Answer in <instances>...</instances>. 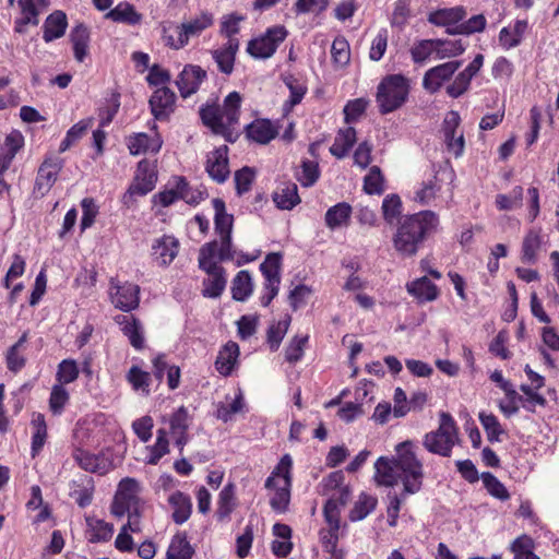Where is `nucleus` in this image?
I'll list each match as a JSON object with an SVG mask.
<instances>
[{
  "instance_id": "obj_1",
  "label": "nucleus",
  "mask_w": 559,
  "mask_h": 559,
  "mask_svg": "<svg viewBox=\"0 0 559 559\" xmlns=\"http://www.w3.org/2000/svg\"><path fill=\"white\" fill-rule=\"evenodd\" d=\"M412 442L405 441L396 445V456H380L374 463V479L378 485L392 487L399 481L403 484V496L414 495L421 489L424 479L423 463L412 450Z\"/></svg>"
},
{
  "instance_id": "obj_2",
  "label": "nucleus",
  "mask_w": 559,
  "mask_h": 559,
  "mask_svg": "<svg viewBox=\"0 0 559 559\" xmlns=\"http://www.w3.org/2000/svg\"><path fill=\"white\" fill-rule=\"evenodd\" d=\"M438 226L439 216L433 211H420L405 216L393 236L394 249L404 258L414 257L427 237L437 231Z\"/></svg>"
},
{
  "instance_id": "obj_3",
  "label": "nucleus",
  "mask_w": 559,
  "mask_h": 559,
  "mask_svg": "<svg viewBox=\"0 0 559 559\" xmlns=\"http://www.w3.org/2000/svg\"><path fill=\"white\" fill-rule=\"evenodd\" d=\"M411 81L403 74L385 75L379 83L376 103L381 115H389L402 108L408 100Z\"/></svg>"
},
{
  "instance_id": "obj_4",
  "label": "nucleus",
  "mask_w": 559,
  "mask_h": 559,
  "mask_svg": "<svg viewBox=\"0 0 559 559\" xmlns=\"http://www.w3.org/2000/svg\"><path fill=\"white\" fill-rule=\"evenodd\" d=\"M292 465L293 460L290 455L285 454L265 480V488L274 490L270 506L277 513H285L288 510L292 488Z\"/></svg>"
},
{
  "instance_id": "obj_5",
  "label": "nucleus",
  "mask_w": 559,
  "mask_h": 559,
  "mask_svg": "<svg viewBox=\"0 0 559 559\" xmlns=\"http://www.w3.org/2000/svg\"><path fill=\"white\" fill-rule=\"evenodd\" d=\"M459 440V430L453 417L445 412L440 413L438 429L427 432L423 444L430 453L448 457Z\"/></svg>"
},
{
  "instance_id": "obj_6",
  "label": "nucleus",
  "mask_w": 559,
  "mask_h": 559,
  "mask_svg": "<svg viewBox=\"0 0 559 559\" xmlns=\"http://www.w3.org/2000/svg\"><path fill=\"white\" fill-rule=\"evenodd\" d=\"M140 490V483L135 478H122L110 506L111 514L121 519L130 509L141 508Z\"/></svg>"
},
{
  "instance_id": "obj_7",
  "label": "nucleus",
  "mask_w": 559,
  "mask_h": 559,
  "mask_svg": "<svg viewBox=\"0 0 559 559\" xmlns=\"http://www.w3.org/2000/svg\"><path fill=\"white\" fill-rule=\"evenodd\" d=\"M288 35L283 25L269 27L261 36L249 40L247 52L255 59L271 58Z\"/></svg>"
},
{
  "instance_id": "obj_8",
  "label": "nucleus",
  "mask_w": 559,
  "mask_h": 559,
  "mask_svg": "<svg viewBox=\"0 0 559 559\" xmlns=\"http://www.w3.org/2000/svg\"><path fill=\"white\" fill-rule=\"evenodd\" d=\"M282 254L278 252L269 253L260 264V271L264 277V289H270V295H262L260 302L267 307L277 296L281 284Z\"/></svg>"
},
{
  "instance_id": "obj_9",
  "label": "nucleus",
  "mask_w": 559,
  "mask_h": 559,
  "mask_svg": "<svg viewBox=\"0 0 559 559\" xmlns=\"http://www.w3.org/2000/svg\"><path fill=\"white\" fill-rule=\"evenodd\" d=\"M72 457L82 469L97 475H105L114 469L115 466L112 455L108 449L95 454L81 448H75L72 452Z\"/></svg>"
},
{
  "instance_id": "obj_10",
  "label": "nucleus",
  "mask_w": 559,
  "mask_h": 559,
  "mask_svg": "<svg viewBox=\"0 0 559 559\" xmlns=\"http://www.w3.org/2000/svg\"><path fill=\"white\" fill-rule=\"evenodd\" d=\"M63 167V159L57 155H48L40 164L35 179L33 194L35 197H45L58 179L59 173Z\"/></svg>"
},
{
  "instance_id": "obj_11",
  "label": "nucleus",
  "mask_w": 559,
  "mask_h": 559,
  "mask_svg": "<svg viewBox=\"0 0 559 559\" xmlns=\"http://www.w3.org/2000/svg\"><path fill=\"white\" fill-rule=\"evenodd\" d=\"M109 297L112 305L121 311L129 312L139 307L140 287L132 283L110 281Z\"/></svg>"
},
{
  "instance_id": "obj_12",
  "label": "nucleus",
  "mask_w": 559,
  "mask_h": 559,
  "mask_svg": "<svg viewBox=\"0 0 559 559\" xmlns=\"http://www.w3.org/2000/svg\"><path fill=\"white\" fill-rule=\"evenodd\" d=\"M462 61L452 60L426 71L423 78V87L430 94H436L441 90L443 84L453 76V74L461 68Z\"/></svg>"
},
{
  "instance_id": "obj_13",
  "label": "nucleus",
  "mask_w": 559,
  "mask_h": 559,
  "mask_svg": "<svg viewBox=\"0 0 559 559\" xmlns=\"http://www.w3.org/2000/svg\"><path fill=\"white\" fill-rule=\"evenodd\" d=\"M157 182V170L155 164L147 159H142L138 164L133 182L128 188L130 195H146L151 192Z\"/></svg>"
},
{
  "instance_id": "obj_14",
  "label": "nucleus",
  "mask_w": 559,
  "mask_h": 559,
  "mask_svg": "<svg viewBox=\"0 0 559 559\" xmlns=\"http://www.w3.org/2000/svg\"><path fill=\"white\" fill-rule=\"evenodd\" d=\"M205 170L217 183H224L228 179L230 170L228 166V147L226 145H222L207 154Z\"/></svg>"
},
{
  "instance_id": "obj_15",
  "label": "nucleus",
  "mask_w": 559,
  "mask_h": 559,
  "mask_svg": "<svg viewBox=\"0 0 559 559\" xmlns=\"http://www.w3.org/2000/svg\"><path fill=\"white\" fill-rule=\"evenodd\" d=\"M207 74L204 69L195 64H187L178 75L176 85L181 97L187 98L197 93Z\"/></svg>"
},
{
  "instance_id": "obj_16",
  "label": "nucleus",
  "mask_w": 559,
  "mask_h": 559,
  "mask_svg": "<svg viewBox=\"0 0 559 559\" xmlns=\"http://www.w3.org/2000/svg\"><path fill=\"white\" fill-rule=\"evenodd\" d=\"M176 94L168 87L157 88L150 98V107L157 120H165L175 109Z\"/></svg>"
},
{
  "instance_id": "obj_17",
  "label": "nucleus",
  "mask_w": 559,
  "mask_h": 559,
  "mask_svg": "<svg viewBox=\"0 0 559 559\" xmlns=\"http://www.w3.org/2000/svg\"><path fill=\"white\" fill-rule=\"evenodd\" d=\"M153 255L162 266L169 265L179 252V241L176 237L164 235L157 238L153 246Z\"/></svg>"
},
{
  "instance_id": "obj_18",
  "label": "nucleus",
  "mask_w": 559,
  "mask_h": 559,
  "mask_svg": "<svg viewBox=\"0 0 559 559\" xmlns=\"http://www.w3.org/2000/svg\"><path fill=\"white\" fill-rule=\"evenodd\" d=\"M69 495L75 500L80 508H86L92 503L94 492V480L86 475H80L69 484Z\"/></svg>"
},
{
  "instance_id": "obj_19",
  "label": "nucleus",
  "mask_w": 559,
  "mask_h": 559,
  "mask_svg": "<svg viewBox=\"0 0 559 559\" xmlns=\"http://www.w3.org/2000/svg\"><path fill=\"white\" fill-rule=\"evenodd\" d=\"M239 41L225 43L222 47L211 51L212 58L217 64L219 72L230 75L234 71L237 51L239 50Z\"/></svg>"
},
{
  "instance_id": "obj_20",
  "label": "nucleus",
  "mask_w": 559,
  "mask_h": 559,
  "mask_svg": "<svg viewBox=\"0 0 559 559\" xmlns=\"http://www.w3.org/2000/svg\"><path fill=\"white\" fill-rule=\"evenodd\" d=\"M24 138L20 131L13 130L0 147V173H4L11 165L16 153L23 147Z\"/></svg>"
},
{
  "instance_id": "obj_21",
  "label": "nucleus",
  "mask_w": 559,
  "mask_h": 559,
  "mask_svg": "<svg viewBox=\"0 0 559 559\" xmlns=\"http://www.w3.org/2000/svg\"><path fill=\"white\" fill-rule=\"evenodd\" d=\"M68 19L63 11L56 10L47 16L43 25V39L50 43L61 38L67 31Z\"/></svg>"
},
{
  "instance_id": "obj_22",
  "label": "nucleus",
  "mask_w": 559,
  "mask_h": 559,
  "mask_svg": "<svg viewBox=\"0 0 559 559\" xmlns=\"http://www.w3.org/2000/svg\"><path fill=\"white\" fill-rule=\"evenodd\" d=\"M116 322L121 325V331L128 337L130 344L140 350L144 347V335L141 322L133 316H117Z\"/></svg>"
},
{
  "instance_id": "obj_23",
  "label": "nucleus",
  "mask_w": 559,
  "mask_h": 559,
  "mask_svg": "<svg viewBox=\"0 0 559 559\" xmlns=\"http://www.w3.org/2000/svg\"><path fill=\"white\" fill-rule=\"evenodd\" d=\"M163 141L159 135L151 138L146 133H136L128 139L127 145L131 155H140L147 152L157 153L162 148Z\"/></svg>"
},
{
  "instance_id": "obj_24",
  "label": "nucleus",
  "mask_w": 559,
  "mask_h": 559,
  "mask_svg": "<svg viewBox=\"0 0 559 559\" xmlns=\"http://www.w3.org/2000/svg\"><path fill=\"white\" fill-rule=\"evenodd\" d=\"M239 353V346L237 343L231 341L227 342L218 352L216 357V370L224 377L229 376L237 364Z\"/></svg>"
},
{
  "instance_id": "obj_25",
  "label": "nucleus",
  "mask_w": 559,
  "mask_h": 559,
  "mask_svg": "<svg viewBox=\"0 0 559 559\" xmlns=\"http://www.w3.org/2000/svg\"><path fill=\"white\" fill-rule=\"evenodd\" d=\"M86 537L90 543H105L111 539L114 535V525L104 520L87 516L86 519Z\"/></svg>"
},
{
  "instance_id": "obj_26",
  "label": "nucleus",
  "mask_w": 559,
  "mask_h": 559,
  "mask_svg": "<svg viewBox=\"0 0 559 559\" xmlns=\"http://www.w3.org/2000/svg\"><path fill=\"white\" fill-rule=\"evenodd\" d=\"M236 507V486L233 483H228L218 495L217 509L215 512L217 520L219 522L229 520Z\"/></svg>"
},
{
  "instance_id": "obj_27",
  "label": "nucleus",
  "mask_w": 559,
  "mask_h": 559,
  "mask_svg": "<svg viewBox=\"0 0 559 559\" xmlns=\"http://www.w3.org/2000/svg\"><path fill=\"white\" fill-rule=\"evenodd\" d=\"M214 23V15L209 11H202L199 15L179 25L187 44L191 37L200 36L201 33Z\"/></svg>"
},
{
  "instance_id": "obj_28",
  "label": "nucleus",
  "mask_w": 559,
  "mask_h": 559,
  "mask_svg": "<svg viewBox=\"0 0 559 559\" xmlns=\"http://www.w3.org/2000/svg\"><path fill=\"white\" fill-rule=\"evenodd\" d=\"M247 135L260 144H266L277 135V129L267 119H257L247 126Z\"/></svg>"
},
{
  "instance_id": "obj_29",
  "label": "nucleus",
  "mask_w": 559,
  "mask_h": 559,
  "mask_svg": "<svg viewBox=\"0 0 559 559\" xmlns=\"http://www.w3.org/2000/svg\"><path fill=\"white\" fill-rule=\"evenodd\" d=\"M353 209L347 202H340L331 206L324 215L325 225L334 230L349 224Z\"/></svg>"
},
{
  "instance_id": "obj_30",
  "label": "nucleus",
  "mask_w": 559,
  "mask_h": 559,
  "mask_svg": "<svg viewBox=\"0 0 559 559\" xmlns=\"http://www.w3.org/2000/svg\"><path fill=\"white\" fill-rule=\"evenodd\" d=\"M19 8L21 10V17L15 19L14 21V32L19 34H24L26 32V26L32 24L34 26L38 25L39 20V11L34 3V0H17Z\"/></svg>"
},
{
  "instance_id": "obj_31",
  "label": "nucleus",
  "mask_w": 559,
  "mask_h": 559,
  "mask_svg": "<svg viewBox=\"0 0 559 559\" xmlns=\"http://www.w3.org/2000/svg\"><path fill=\"white\" fill-rule=\"evenodd\" d=\"M169 504L173 507V520L176 524H183L188 521L192 512V502L188 495L176 491L170 495L168 499Z\"/></svg>"
},
{
  "instance_id": "obj_32",
  "label": "nucleus",
  "mask_w": 559,
  "mask_h": 559,
  "mask_svg": "<svg viewBox=\"0 0 559 559\" xmlns=\"http://www.w3.org/2000/svg\"><path fill=\"white\" fill-rule=\"evenodd\" d=\"M241 96L238 92L229 93L221 108V115L227 132L238 123L240 115Z\"/></svg>"
},
{
  "instance_id": "obj_33",
  "label": "nucleus",
  "mask_w": 559,
  "mask_h": 559,
  "mask_svg": "<svg viewBox=\"0 0 559 559\" xmlns=\"http://www.w3.org/2000/svg\"><path fill=\"white\" fill-rule=\"evenodd\" d=\"M221 245L218 248V259L221 261L235 260L237 265H242L249 262L254 261L259 257V252L255 254H249L243 252H238L233 248L231 243V235L219 236Z\"/></svg>"
},
{
  "instance_id": "obj_34",
  "label": "nucleus",
  "mask_w": 559,
  "mask_h": 559,
  "mask_svg": "<svg viewBox=\"0 0 559 559\" xmlns=\"http://www.w3.org/2000/svg\"><path fill=\"white\" fill-rule=\"evenodd\" d=\"M70 40L73 46L74 58L83 62L88 53L90 31L86 25L78 24L70 33Z\"/></svg>"
},
{
  "instance_id": "obj_35",
  "label": "nucleus",
  "mask_w": 559,
  "mask_h": 559,
  "mask_svg": "<svg viewBox=\"0 0 559 559\" xmlns=\"http://www.w3.org/2000/svg\"><path fill=\"white\" fill-rule=\"evenodd\" d=\"M543 237L540 228H531L522 242V261L525 263H535L537 253L542 248Z\"/></svg>"
},
{
  "instance_id": "obj_36",
  "label": "nucleus",
  "mask_w": 559,
  "mask_h": 559,
  "mask_svg": "<svg viewBox=\"0 0 559 559\" xmlns=\"http://www.w3.org/2000/svg\"><path fill=\"white\" fill-rule=\"evenodd\" d=\"M406 287L407 292L420 302L432 301L438 297L437 286L427 276L408 283Z\"/></svg>"
},
{
  "instance_id": "obj_37",
  "label": "nucleus",
  "mask_w": 559,
  "mask_h": 559,
  "mask_svg": "<svg viewBox=\"0 0 559 559\" xmlns=\"http://www.w3.org/2000/svg\"><path fill=\"white\" fill-rule=\"evenodd\" d=\"M106 17L128 25H138L142 21V14L136 12L135 8L128 2L118 3L106 14Z\"/></svg>"
},
{
  "instance_id": "obj_38",
  "label": "nucleus",
  "mask_w": 559,
  "mask_h": 559,
  "mask_svg": "<svg viewBox=\"0 0 559 559\" xmlns=\"http://www.w3.org/2000/svg\"><path fill=\"white\" fill-rule=\"evenodd\" d=\"M218 248L217 241H210L204 243L199 251V267L207 275L225 271L215 261L216 251Z\"/></svg>"
},
{
  "instance_id": "obj_39",
  "label": "nucleus",
  "mask_w": 559,
  "mask_h": 559,
  "mask_svg": "<svg viewBox=\"0 0 559 559\" xmlns=\"http://www.w3.org/2000/svg\"><path fill=\"white\" fill-rule=\"evenodd\" d=\"M356 142V130L353 127L341 129L330 147V153L336 158H344Z\"/></svg>"
},
{
  "instance_id": "obj_40",
  "label": "nucleus",
  "mask_w": 559,
  "mask_h": 559,
  "mask_svg": "<svg viewBox=\"0 0 559 559\" xmlns=\"http://www.w3.org/2000/svg\"><path fill=\"white\" fill-rule=\"evenodd\" d=\"M273 200L277 207L282 210H292L300 203L297 185L293 182L283 183L274 192Z\"/></svg>"
},
{
  "instance_id": "obj_41",
  "label": "nucleus",
  "mask_w": 559,
  "mask_h": 559,
  "mask_svg": "<svg viewBox=\"0 0 559 559\" xmlns=\"http://www.w3.org/2000/svg\"><path fill=\"white\" fill-rule=\"evenodd\" d=\"M202 122L214 133L225 135L227 133L225 123L221 115V107L216 105H204L200 108Z\"/></svg>"
},
{
  "instance_id": "obj_42",
  "label": "nucleus",
  "mask_w": 559,
  "mask_h": 559,
  "mask_svg": "<svg viewBox=\"0 0 559 559\" xmlns=\"http://www.w3.org/2000/svg\"><path fill=\"white\" fill-rule=\"evenodd\" d=\"M253 292L251 274L247 270L239 271L231 282V295L237 301H246Z\"/></svg>"
},
{
  "instance_id": "obj_43",
  "label": "nucleus",
  "mask_w": 559,
  "mask_h": 559,
  "mask_svg": "<svg viewBox=\"0 0 559 559\" xmlns=\"http://www.w3.org/2000/svg\"><path fill=\"white\" fill-rule=\"evenodd\" d=\"M213 207L215 211L214 224L215 231L219 236L231 235L234 217L226 213L225 202L222 199H213Z\"/></svg>"
},
{
  "instance_id": "obj_44",
  "label": "nucleus",
  "mask_w": 559,
  "mask_h": 559,
  "mask_svg": "<svg viewBox=\"0 0 559 559\" xmlns=\"http://www.w3.org/2000/svg\"><path fill=\"white\" fill-rule=\"evenodd\" d=\"M341 497L338 501L334 498H330L323 509L325 521L329 523L332 531H338L340 528V512L338 502L345 504L349 497V490L347 487H343L340 491Z\"/></svg>"
},
{
  "instance_id": "obj_45",
  "label": "nucleus",
  "mask_w": 559,
  "mask_h": 559,
  "mask_svg": "<svg viewBox=\"0 0 559 559\" xmlns=\"http://www.w3.org/2000/svg\"><path fill=\"white\" fill-rule=\"evenodd\" d=\"M465 15V10L461 7L440 9L428 15V22L437 26H444L461 22Z\"/></svg>"
},
{
  "instance_id": "obj_46",
  "label": "nucleus",
  "mask_w": 559,
  "mask_h": 559,
  "mask_svg": "<svg viewBox=\"0 0 559 559\" xmlns=\"http://www.w3.org/2000/svg\"><path fill=\"white\" fill-rule=\"evenodd\" d=\"M226 283L225 271L207 275L202 282V296L212 299L221 297L225 290Z\"/></svg>"
},
{
  "instance_id": "obj_47",
  "label": "nucleus",
  "mask_w": 559,
  "mask_h": 559,
  "mask_svg": "<svg viewBox=\"0 0 559 559\" xmlns=\"http://www.w3.org/2000/svg\"><path fill=\"white\" fill-rule=\"evenodd\" d=\"M377 503L376 497L361 492L349 512V520L352 522L364 520L374 511Z\"/></svg>"
},
{
  "instance_id": "obj_48",
  "label": "nucleus",
  "mask_w": 559,
  "mask_h": 559,
  "mask_svg": "<svg viewBox=\"0 0 559 559\" xmlns=\"http://www.w3.org/2000/svg\"><path fill=\"white\" fill-rule=\"evenodd\" d=\"M126 379L134 391L141 392L144 395L150 394V385L152 382L150 372L142 370L138 366H132L127 372Z\"/></svg>"
},
{
  "instance_id": "obj_49",
  "label": "nucleus",
  "mask_w": 559,
  "mask_h": 559,
  "mask_svg": "<svg viewBox=\"0 0 559 559\" xmlns=\"http://www.w3.org/2000/svg\"><path fill=\"white\" fill-rule=\"evenodd\" d=\"M246 20V16L239 13L226 14L222 17L219 33L227 38L226 43L239 41L236 35L240 31V23Z\"/></svg>"
},
{
  "instance_id": "obj_50",
  "label": "nucleus",
  "mask_w": 559,
  "mask_h": 559,
  "mask_svg": "<svg viewBox=\"0 0 559 559\" xmlns=\"http://www.w3.org/2000/svg\"><path fill=\"white\" fill-rule=\"evenodd\" d=\"M479 421L484 427L487 439L489 442H500L501 436L506 433L498 418L491 414L486 412H480L478 415Z\"/></svg>"
},
{
  "instance_id": "obj_51",
  "label": "nucleus",
  "mask_w": 559,
  "mask_h": 559,
  "mask_svg": "<svg viewBox=\"0 0 559 559\" xmlns=\"http://www.w3.org/2000/svg\"><path fill=\"white\" fill-rule=\"evenodd\" d=\"M193 548L185 536L176 535L167 549V559H191Z\"/></svg>"
},
{
  "instance_id": "obj_52",
  "label": "nucleus",
  "mask_w": 559,
  "mask_h": 559,
  "mask_svg": "<svg viewBox=\"0 0 559 559\" xmlns=\"http://www.w3.org/2000/svg\"><path fill=\"white\" fill-rule=\"evenodd\" d=\"M245 399L242 392L239 390L230 404L219 403L216 409V417L224 423L231 420L233 416L243 412Z\"/></svg>"
},
{
  "instance_id": "obj_53",
  "label": "nucleus",
  "mask_w": 559,
  "mask_h": 559,
  "mask_svg": "<svg viewBox=\"0 0 559 559\" xmlns=\"http://www.w3.org/2000/svg\"><path fill=\"white\" fill-rule=\"evenodd\" d=\"M319 177L320 169L316 160L304 159L300 165V171L296 173V178L302 187H312Z\"/></svg>"
},
{
  "instance_id": "obj_54",
  "label": "nucleus",
  "mask_w": 559,
  "mask_h": 559,
  "mask_svg": "<svg viewBox=\"0 0 559 559\" xmlns=\"http://www.w3.org/2000/svg\"><path fill=\"white\" fill-rule=\"evenodd\" d=\"M510 550L514 554V559H539L534 554V540L527 535L515 538L510 546Z\"/></svg>"
},
{
  "instance_id": "obj_55",
  "label": "nucleus",
  "mask_w": 559,
  "mask_h": 559,
  "mask_svg": "<svg viewBox=\"0 0 559 559\" xmlns=\"http://www.w3.org/2000/svg\"><path fill=\"white\" fill-rule=\"evenodd\" d=\"M438 43L436 45V59H447L453 58L462 55L465 51V46L463 45L461 39L456 40H447V39H436Z\"/></svg>"
},
{
  "instance_id": "obj_56",
  "label": "nucleus",
  "mask_w": 559,
  "mask_h": 559,
  "mask_svg": "<svg viewBox=\"0 0 559 559\" xmlns=\"http://www.w3.org/2000/svg\"><path fill=\"white\" fill-rule=\"evenodd\" d=\"M481 480L486 490L495 498L506 501L510 498V493L506 486L491 473L481 474Z\"/></svg>"
},
{
  "instance_id": "obj_57",
  "label": "nucleus",
  "mask_w": 559,
  "mask_h": 559,
  "mask_svg": "<svg viewBox=\"0 0 559 559\" xmlns=\"http://www.w3.org/2000/svg\"><path fill=\"white\" fill-rule=\"evenodd\" d=\"M290 324V317L272 324L267 330V343L272 350H277Z\"/></svg>"
},
{
  "instance_id": "obj_58",
  "label": "nucleus",
  "mask_w": 559,
  "mask_h": 559,
  "mask_svg": "<svg viewBox=\"0 0 559 559\" xmlns=\"http://www.w3.org/2000/svg\"><path fill=\"white\" fill-rule=\"evenodd\" d=\"M284 82L290 93L289 98L284 104V110L289 111L294 106H296L297 104H299L302 100V98L307 92V87L305 85H302L301 83H299L298 80H296L292 75L288 78H285Z\"/></svg>"
},
{
  "instance_id": "obj_59",
  "label": "nucleus",
  "mask_w": 559,
  "mask_h": 559,
  "mask_svg": "<svg viewBox=\"0 0 559 559\" xmlns=\"http://www.w3.org/2000/svg\"><path fill=\"white\" fill-rule=\"evenodd\" d=\"M436 39H423L411 49V56L415 63H423L429 59L433 53L436 55Z\"/></svg>"
},
{
  "instance_id": "obj_60",
  "label": "nucleus",
  "mask_w": 559,
  "mask_h": 559,
  "mask_svg": "<svg viewBox=\"0 0 559 559\" xmlns=\"http://www.w3.org/2000/svg\"><path fill=\"white\" fill-rule=\"evenodd\" d=\"M523 188L514 187L509 194H498L496 197V205L501 211H510L522 205Z\"/></svg>"
},
{
  "instance_id": "obj_61",
  "label": "nucleus",
  "mask_w": 559,
  "mask_h": 559,
  "mask_svg": "<svg viewBox=\"0 0 559 559\" xmlns=\"http://www.w3.org/2000/svg\"><path fill=\"white\" fill-rule=\"evenodd\" d=\"M331 55L335 64L346 66L350 60L348 41L344 37H336L332 43Z\"/></svg>"
},
{
  "instance_id": "obj_62",
  "label": "nucleus",
  "mask_w": 559,
  "mask_h": 559,
  "mask_svg": "<svg viewBox=\"0 0 559 559\" xmlns=\"http://www.w3.org/2000/svg\"><path fill=\"white\" fill-rule=\"evenodd\" d=\"M384 178L378 166H372L364 178V190L368 194H381L383 192Z\"/></svg>"
},
{
  "instance_id": "obj_63",
  "label": "nucleus",
  "mask_w": 559,
  "mask_h": 559,
  "mask_svg": "<svg viewBox=\"0 0 559 559\" xmlns=\"http://www.w3.org/2000/svg\"><path fill=\"white\" fill-rule=\"evenodd\" d=\"M402 211V201L397 194H388L382 201V213L384 219L392 224Z\"/></svg>"
},
{
  "instance_id": "obj_64",
  "label": "nucleus",
  "mask_w": 559,
  "mask_h": 559,
  "mask_svg": "<svg viewBox=\"0 0 559 559\" xmlns=\"http://www.w3.org/2000/svg\"><path fill=\"white\" fill-rule=\"evenodd\" d=\"M79 377V368L73 359H64L58 366L57 380L59 383L69 384Z\"/></svg>"
}]
</instances>
